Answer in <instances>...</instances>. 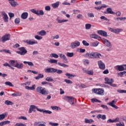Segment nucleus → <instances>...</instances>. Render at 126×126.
I'll return each mask as SVG.
<instances>
[{"mask_svg": "<svg viewBox=\"0 0 126 126\" xmlns=\"http://www.w3.org/2000/svg\"><path fill=\"white\" fill-rule=\"evenodd\" d=\"M19 120H24L25 121H27V118L25 116H21L18 118Z\"/></svg>", "mask_w": 126, "mask_h": 126, "instance_id": "052dcab7", "label": "nucleus"}, {"mask_svg": "<svg viewBox=\"0 0 126 126\" xmlns=\"http://www.w3.org/2000/svg\"><path fill=\"white\" fill-rule=\"evenodd\" d=\"M87 73L90 75H93V74H94V72H93V70H90L87 71Z\"/></svg>", "mask_w": 126, "mask_h": 126, "instance_id": "6e6d98bb", "label": "nucleus"}, {"mask_svg": "<svg viewBox=\"0 0 126 126\" xmlns=\"http://www.w3.org/2000/svg\"><path fill=\"white\" fill-rule=\"evenodd\" d=\"M10 64H11L12 66H14L16 67V63H15V60H11L10 62Z\"/></svg>", "mask_w": 126, "mask_h": 126, "instance_id": "a19ab883", "label": "nucleus"}, {"mask_svg": "<svg viewBox=\"0 0 126 126\" xmlns=\"http://www.w3.org/2000/svg\"><path fill=\"white\" fill-rule=\"evenodd\" d=\"M79 46H80V42L78 41H75L71 43L70 47L72 48V49H74L75 48H76V47H79Z\"/></svg>", "mask_w": 126, "mask_h": 126, "instance_id": "1a4fd4ad", "label": "nucleus"}, {"mask_svg": "<svg viewBox=\"0 0 126 126\" xmlns=\"http://www.w3.org/2000/svg\"><path fill=\"white\" fill-rule=\"evenodd\" d=\"M37 34L40 36H45L47 35V32L44 30H41V31L37 32Z\"/></svg>", "mask_w": 126, "mask_h": 126, "instance_id": "5701e85b", "label": "nucleus"}, {"mask_svg": "<svg viewBox=\"0 0 126 126\" xmlns=\"http://www.w3.org/2000/svg\"><path fill=\"white\" fill-rule=\"evenodd\" d=\"M97 33L101 36H103V37H108V33L105 31L99 30L97 31Z\"/></svg>", "mask_w": 126, "mask_h": 126, "instance_id": "9d476101", "label": "nucleus"}, {"mask_svg": "<svg viewBox=\"0 0 126 126\" xmlns=\"http://www.w3.org/2000/svg\"><path fill=\"white\" fill-rule=\"evenodd\" d=\"M15 24H19L20 23V19L19 18H17L15 19Z\"/></svg>", "mask_w": 126, "mask_h": 126, "instance_id": "09e8293b", "label": "nucleus"}, {"mask_svg": "<svg viewBox=\"0 0 126 126\" xmlns=\"http://www.w3.org/2000/svg\"><path fill=\"white\" fill-rule=\"evenodd\" d=\"M34 38H35V39H36V40H42V39H43V37L40 36H39V35H35V36H34Z\"/></svg>", "mask_w": 126, "mask_h": 126, "instance_id": "603ef678", "label": "nucleus"}, {"mask_svg": "<svg viewBox=\"0 0 126 126\" xmlns=\"http://www.w3.org/2000/svg\"><path fill=\"white\" fill-rule=\"evenodd\" d=\"M45 9L47 11H50V10H51V6H50L49 5L46 6L45 7Z\"/></svg>", "mask_w": 126, "mask_h": 126, "instance_id": "680f3d73", "label": "nucleus"}, {"mask_svg": "<svg viewBox=\"0 0 126 126\" xmlns=\"http://www.w3.org/2000/svg\"><path fill=\"white\" fill-rule=\"evenodd\" d=\"M5 105H7V106H12V105H13V104H14L13 102H12V101H10V100H5L4 102Z\"/></svg>", "mask_w": 126, "mask_h": 126, "instance_id": "2f4dec72", "label": "nucleus"}, {"mask_svg": "<svg viewBox=\"0 0 126 126\" xmlns=\"http://www.w3.org/2000/svg\"><path fill=\"white\" fill-rule=\"evenodd\" d=\"M26 43L28 45H34V44H38V42L37 41H32L31 40H27Z\"/></svg>", "mask_w": 126, "mask_h": 126, "instance_id": "412c9836", "label": "nucleus"}, {"mask_svg": "<svg viewBox=\"0 0 126 126\" xmlns=\"http://www.w3.org/2000/svg\"><path fill=\"white\" fill-rule=\"evenodd\" d=\"M85 28L87 30H89V29H91V24H86L85 25Z\"/></svg>", "mask_w": 126, "mask_h": 126, "instance_id": "49530a36", "label": "nucleus"}, {"mask_svg": "<svg viewBox=\"0 0 126 126\" xmlns=\"http://www.w3.org/2000/svg\"><path fill=\"white\" fill-rule=\"evenodd\" d=\"M62 59H63V62L64 63H68V61H67V58H66L65 55H63Z\"/></svg>", "mask_w": 126, "mask_h": 126, "instance_id": "473e14b6", "label": "nucleus"}, {"mask_svg": "<svg viewBox=\"0 0 126 126\" xmlns=\"http://www.w3.org/2000/svg\"><path fill=\"white\" fill-rule=\"evenodd\" d=\"M1 40L2 43H5L6 41H9L10 40V34L6 33L1 37Z\"/></svg>", "mask_w": 126, "mask_h": 126, "instance_id": "423d86ee", "label": "nucleus"}, {"mask_svg": "<svg viewBox=\"0 0 126 126\" xmlns=\"http://www.w3.org/2000/svg\"><path fill=\"white\" fill-rule=\"evenodd\" d=\"M9 3L12 7H15L16 5H18V3H17V2H15V0H14V1H9Z\"/></svg>", "mask_w": 126, "mask_h": 126, "instance_id": "a878e982", "label": "nucleus"}, {"mask_svg": "<svg viewBox=\"0 0 126 126\" xmlns=\"http://www.w3.org/2000/svg\"><path fill=\"white\" fill-rule=\"evenodd\" d=\"M51 108L52 110H56V111H59V110H61V108H59L58 106H51Z\"/></svg>", "mask_w": 126, "mask_h": 126, "instance_id": "a18cd8bd", "label": "nucleus"}, {"mask_svg": "<svg viewBox=\"0 0 126 126\" xmlns=\"http://www.w3.org/2000/svg\"><path fill=\"white\" fill-rule=\"evenodd\" d=\"M52 5L53 8H58L60 5V1H57L56 3H53Z\"/></svg>", "mask_w": 126, "mask_h": 126, "instance_id": "c85d7f7f", "label": "nucleus"}, {"mask_svg": "<svg viewBox=\"0 0 126 126\" xmlns=\"http://www.w3.org/2000/svg\"><path fill=\"white\" fill-rule=\"evenodd\" d=\"M109 30L115 34H120V32H123V30L122 29H114L112 28H109Z\"/></svg>", "mask_w": 126, "mask_h": 126, "instance_id": "39448f33", "label": "nucleus"}, {"mask_svg": "<svg viewBox=\"0 0 126 126\" xmlns=\"http://www.w3.org/2000/svg\"><path fill=\"white\" fill-rule=\"evenodd\" d=\"M82 44L84 45V46H89V43L86 41V40H83Z\"/></svg>", "mask_w": 126, "mask_h": 126, "instance_id": "5fc2aeb1", "label": "nucleus"}, {"mask_svg": "<svg viewBox=\"0 0 126 126\" xmlns=\"http://www.w3.org/2000/svg\"><path fill=\"white\" fill-rule=\"evenodd\" d=\"M38 15H44V11L43 10L38 11Z\"/></svg>", "mask_w": 126, "mask_h": 126, "instance_id": "69168bd1", "label": "nucleus"}, {"mask_svg": "<svg viewBox=\"0 0 126 126\" xmlns=\"http://www.w3.org/2000/svg\"><path fill=\"white\" fill-rule=\"evenodd\" d=\"M117 126H125V124L123 122L122 124L121 122H120V123H117L116 124Z\"/></svg>", "mask_w": 126, "mask_h": 126, "instance_id": "338daca9", "label": "nucleus"}, {"mask_svg": "<svg viewBox=\"0 0 126 126\" xmlns=\"http://www.w3.org/2000/svg\"><path fill=\"white\" fill-rule=\"evenodd\" d=\"M67 57H68L69 58H72V57H73V56H74V53H73V52H68L67 53V55H66Z\"/></svg>", "mask_w": 126, "mask_h": 126, "instance_id": "37998d69", "label": "nucleus"}, {"mask_svg": "<svg viewBox=\"0 0 126 126\" xmlns=\"http://www.w3.org/2000/svg\"><path fill=\"white\" fill-rule=\"evenodd\" d=\"M2 15H3V19L5 22H8V16H7V14L5 12H2Z\"/></svg>", "mask_w": 126, "mask_h": 126, "instance_id": "f3484780", "label": "nucleus"}, {"mask_svg": "<svg viewBox=\"0 0 126 126\" xmlns=\"http://www.w3.org/2000/svg\"><path fill=\"white\" fill-rule=\"evenodd\" d=\"M100 19H102L103 20H105V21H110V20L108 19V18H106V17L104 16H102L100 17Z\"/></svg>", "mask_w": 126, "mask_h": 126, "instance_id": "3c124183", "label": "nucleus"}, {"mask_svg": "<svg viewBox=\"0 0 126 126\" xmlns=\"http://www.w3.org/2000/svg\"><path fill=\"white\" fill-rule=\"evenodd\" d=\"M98 65L100 69H105L106 68V66H105V63L102 62V61H98Z\"/></svg>", "mask_w": 126, "mask_h": 126, "instance_id": "9b49d317", "label": "nucleus"}, {"mask_svg": "<svg viewBox=\"0 0 126 126\" xmlns=\"http://www.w3.org/2000/svg\"><path fill=\"white\" fill-rule=\"evenodd\" d=\"M101 40L102 43H103V44H104L106 47H108V48H112V44H111V42L109 40L102 38Z\"/></svg>", "mask_w": 126, "mask_h": 126, "instance_id": "0eeeda50", "label": "nucleus"}, {"mask_svg": "<svg viewBox=\"0 0 126 126\" xmlns=\"http://www.w3.org/2000/svg\"><path fill=\"white\" fill-rule=\"evenodd\" d=\"M101 108H103V109H105V110H107V111H109V108L107 105H105L104 104H102L101 105Z\"/></svg>", "mask_w": 126, "mask_h": 126, "instance_id": "8fccbe9b", "label": "nucleus"}, {"mask_svg": "<svg viewBox=\"0 0 126 126\" xmlns=\"http://www.w3.org/2000/svg\"><path fill=\"white\" fill-rule=\"evenodd\" d=\"M55 72H57L58 74H62V73H63V70H58L57 69H56V71H55Z\"/></svg>", "mask_w": 126, "mask_h": 126, "instance_id": "0e129e2a", "label": "nucleus"}, {"mask_svg": "<svg viewBox=\"0 0 126 126\" xmlns=\"http://www.w3.org/2000/svg\"><path fill=\"white\" fill-rule=\"evenodd\" d=\"M98 45H99L98 41H95V42H92L91 43V46L92 47H97V46H98Z\"/></svg>", "mask_w": 126, "mask_h": 126, "instance_id": "58836bf2", "label": "nucleus"}, {"mask_svg": "<svg viewBox=\"0 0 126 126\" xmlns=\"http://www.w3.org/2000/svg\"><path fill=\"white\" fill-rule=\"evenodd\" d=\"M15 126H26V125L23 123H16Z\"/></svg>", "mask_w": 126, "mask_h": 126, "instance_id": "864d4df0", "label": "nucleus"}, {"mask_svg": "<svg viewBox=\"0 0 126 126\" xmlns=\"http://www.w3.org/2000/svg\"><path fill=\"white\" fill-rule=\"evenodd\" d=\"M10 19H11L12 17H14V13L10 12L8 13Z\"/></svg>", "mask_w": 126, "mask_h": 126, "instance_id": "bf43d9fd", "label": "nucleus"}, {"mask_svg": "<svg viewBox=\"0 0 126 126\" xmlns=\"http://www.w3.org/2000/svg\"><path fill=\"white\" fill-rule=\"evenodd\" d=\"M64 82H66V83H67V84H72V81H71L70 80L66 79H64Z\"/></svg>", "mask_w": 126, "mask_h": 126, "instance_id": "de8ad7c7", "label": "nucleus"}, {"mask_svg": "<svg viewBox=\"0 0 126 126\" xmlns=\"http://www.w3.org/2000/svg\"><path fill=\"white\" fill-rule=\"evenodd\" d=\"M63 99L71 105H74V97L73 96H64Z\"/></svg>", "mask_w": 126, "mask_h": 126, "instance_id": "20e7f679", "label": "nucleus"}, {"mask_svg": "<svg viewBox=\"0 0 126 126\" xmlns=\"http://www.w3.org/2000/svg\"><path fill=\"white\" fill-rule=\"evenodd\" d=\"M65 75H66V76H67V77H68L69 79H71L72 77H75V76H76V75L68 73H66V74H65Z\"/></svg>", "mask_w": 126, "mask_h": 126, "instance_id": "bb28decb", "label": "nucleus"}, {"mask_svg": "<svg viewBox=\"0 0 126 126\" xmlns=\"http://www.w3.org/2000/svg\"><path fill=\"white\" fill-rule=\"evenodd\" d=\"M126 71H124L123 72H120L119 73V75H120V76H121V77H122L124 75L126 74Z\"/></svg>", "mask_w": 126, "mask_h": 126, "instance_id": "4d7b16f0", "label": "nucleus"}, {"mask_svg": "<svg viewBox=\"0 0 126 126\" xmlns=\"http://www.w3.org/2000/svg\"><path fill=\"white\" fill-rule=\"evenodd\" d=\"M45 80L46 81H48V82H51L52 81H54V79H53V77H47L46 79Z\"/></svg>", "mask_w": 126, "mask_h": 126, "instance_id": "ea45409f", "label": "nucleus"}, {"mask_svg": "<svg viewBox=\"0 0 126 126\" xmlns=\"http://www.w3.org/2000/svg\"><path fill=\"white\" fill-rule=\"evenodd\" d=\"M85 57L89 59H99L101 57V54L98 52L87 53Z\"/></svg>", "mask_w": 126, "mask_h": 126, "instance_id": "f257e3e1", "label": "nucleus"}, {"mask_svg": "<svg viewBox=\"0 0 126 126\" xmlns=\"http://www.w3.org/2000/svg\"><path fill=\"white\" fill-rule=\"evenodd\" d=\"M124 66H126V64L117 65V67H118V69L119 71H123V70H125V67H124Z\"/></svg>", "mask_w": 126, "mask_h": 126, "instance_id": "6ab92c4d", "label": "nucleus"}, {"mask_svg": "<svg viewBox=\"0 0 126 126\" xmlns=\"http://www.w3.org/2000/svg\"><path fill=\"white\" fill-rule=\"evenodd\" d=\"M21 17L22 19H26L27 17H28V12H24L22 14Z\"/></svg>", "mask_w": 126, "mask_h": 126, "instance_id": "b1692460", "label": "nucleus"}, {"mask_svg": "<svg viewBox=\"0 0 126 126\" xmlns=\"http://www.w3.org/2000/svg\"><path fill=\"white\" fill-rule=\"evenodd\" d=\"M18 50L20 51H17L16 53L19 55H21V56H25L28 52L24 47H20L18 48Z\"/></svg>", "mask_w": 126, "mask_h": 126, "instance_id": "7ed1b4c3", "label": "nucleus"}, {"mask_svg": "<svg viewBox=\"0 0 126 126\" xmlns=\"http://www.w3.org/2000/svg\"><path fill=\"white\" fill-rule=\"evenodd\" d=\"M77 18L78 19H83V16L81 14H78L77 16Z\"/></svg>", "mask_w": 126, "mask_h": 126, "instance_id": "e2e57ef3", "label": "nucleus"}, {"mask_svg": "<svg viewBox=\"0 0 126 126\" xmlns=\"http://www.w3.org/2000/svg\"><path fill=\"white\" fill-rule=\"evenodd\" d=\"M36 85H33L32 87H29L28 86H26L25 87L26 89L27 90H35V87Z\"/></svg>", "mask_w": 126, "mask_h": 126, "instance_id": "393cba45", "label": "nucleus"}, {"mask_svg": "<svg viewBox=\"0 0 126 126\" xmlns=\"http://www.w3.org/2000/svg\"><path fill=\"white\" fill-rule=\"evenodd\" d=\"M116 103H117V101L112 100L111 102H110L109 103H107V105L111 106V107H113V108H114L115 109H119V107L115 105Z\"/></svg>", "mask_w": 126, "mask_h": 126, "instance_id": "4468645a", "label": "nucleus"}, {"mask_svg": "<svg viewBox=\"0 0 126 126\" xmlns=\"http://www.w3.org/2000/svg\"><path fill=\"white\" fill-rule=\"evenodd\" d=\"M56 21H58V23H63V22H67V20H60L58 18L56 19Z\"/></svg>", "mask_w": 126, "mask_h": 126, "instance_id": "e433bc0d", "label": "nucleus"}, {"mask_svg": "<svg viewBox=\"0 0 126 126\" xmlns=\"http://www.w3.org/2000/svg\"><path fill=\"white\" fill-rule=\"evenodd\" d=\"M37 111H38V112H41L44 113H45V114H52V111L50 110H46L45 109H41L40 108H37Z\"/></svg>", "mask_w": 126, "mask_h": 126, "instance_id": "dca6fc26", "label": "nucleus"}, {"mask_svg": "<svg viewBox=\"0 0 126 126\" xmlns=\"http://www.w3.org/2000/svg\"><path fill=\"white\" fill-rule=\"evenodd\" d=\"M88 17H91L92 18H93V17H94V14H93V13H88Z\"/></svg>", "mask_w": 126, "mask_h": 126, "instance_id": "13d9d810", "label": "nucleus"}, {"mask_svg": "<svg viewBox=\"0 0 126 126\" xmlns=\"http://www.w3.org/2000/svg\"><path fill=\"white\" fill-rule=\"evenodd\" d=\"M16 67H17V68H19V69H22V68H23V63H20L19 64V63L17 62L16 63Z\"/></svg>", "mask_w": 126, "mask_h": 126, "instance_id": "4be33fe9", "label": "nucleus"}, {"mask_svg": "<svg viewBox=\"0 0 126 126\" xmlns=\"http://www.w3.org/2000/svg\"><path fill=\"white\" fill-rule=\"evenodd\" d=\"M48 63H55V64H57L58 63V60L51 59L50 60H48Z\"/></svg>", "mask_w": 126, "mask_h": 126, "instance_id": "cd10ccee", "label": "nucleus"}, {"mask_svg": "<svg viewBox=\"0 0 126 126\" xmlns=\"http://www.w3.org/2000/svg\"><path fill=\"white\" fill-rule=\"evenodd\" d=\"M5 85H7V86H10V87H13V85L12 83L10 82H5Z\"/></svg>", "mask_w": 126, "mask_h": 126, "instance_id": "c03bdc74", "label": "nucleus"}, {"mask_svg": "<svg viewBox=\"0 0 126 126\" xmlns=\"http://www.w3.org/2000/svg\"><path fill=\"white\" fill-rule=\"evenodd\" d=\"M31 11L32 12V13H34V14H36V15H39V10L36 11L35 9H32Z\"/></svg>", "mask_w": 126, "mask_h": 126, "instance_id": "79ce46f5", "label": "nucleus"}, {"mask_svg": "<svg viewBox=\"0 0 126 126\" xmlns=\"http://www.w3.org/2000/svg\"><path fill=\"white\" fill-rule=\"evenodd\" d=\"M91 101L92 103H101V101L98 100L97 98H92L91 99Z\"/></svg>", "mask_w": 126, "mask_h": 126, "instance_id": "72a5a7b5", "label": "nucleus"}, {"mask_svg": "<svg viewBox=\"0 0 126 126\" xmlns=\"http://www.w3.org/2000/svg\"><path fill=\"white\" fill-rule=\"evenodd\" d=\"M97 118L98 120H100V119H101V120H106V119H107V117H106V115H102V114L97 115Z\"/></svg>", "mask_w": 126, "mask_h": 126, "instance_id": "aec40b11", "label": "nucleus"}, {"mask_svg": "<svg viewBox=\"0 0 126 126\" xmlns=\"http://www.w3.org/2000/svg\"><path fill=\"white\" fill-rule=\"evenodd\" d=\"M51 126H59V123H49Z\"/></svg>", "mask_w": 126, "mask_h": 126, "instance_id": "774afa93", "label": "nucleus"}, {"mask_svg": "<svg viewBox=\"0 0 126 126\" xmlns=\"http://www.w3.org/2000/svg\"><path fill=\"white\" fill-rule=\"evenodd\" d=\"M51 58H55V59H58L59 58V55L56 53H52L50 55Z\"/></svg>", "mask_w": 126, "mask_h": 126, "instance_id": "f704fd0d", "label": "nucleus"}, {"mask_svg": "<svg viewBox=\"0 0 126 126\" xmlns=\"http://www.w3.org/2000/svg\"><path fill=\"white\" fill-rule=\"evenodd\" d=\"M90 38H92V39H102V37H101L100 36H99V35L95 34H92L90 35Z\"/></svg>", "mask_w": 126, "mask_h": 126, "instance_id": "a211bd4d", "label": "nucleus"}, {"mask_svg": "<svg viewBox=\"0 0 126 126\" xmlns=\"http://www.w3.org/2000/svg\"><path fill=\"white\" fill-rule=\"evenodd\" d=\"M59 65L60 66H63V67H68V65L65 64V63H61L59 62L58 63Z\"/></svg>", "mask_w": 126, "mask_h": 126, "instance_id": "4c0bfd02", "label": "nucleus"}, {"mask_svg": "<svg viewBox=\"0 0 126 126\" xmlns=\"http://www.w3.org/2000/svg\"><path fill=\"white\" fill-rule=\"evenodd\" d=\"M106 11L107 12V13H110V14H116V13L114 12L111 8H107Z\"/></svg>", "mask_w": 126, "mask_h": 126, "instance_id": "7c9ffc66", "label": "nucleus"}, {"mask_svg": "<svg viewBox=\"0 0 126 126\" xmlns=\"http://www.w3.org/2000/svg\"><path fill=\"white\" fill-rule=\"evenodd\" d=\"M24 63H25V64H26L27 63V64H28V65H30L31 66H34V64H33V63H32L31 62L24 61Z\"/></svg>", "mask_w": 126, "mask_h": 126, "instance_id": "c9c22d12", "label": "nucleus"}, {"mask_svg": "<svg viewBox=\"0 0 126 126\" xmlns=\"http://www.w3.org/2000/svg\"><path fill=\"white\" fill-rule=\"evenodd\" d=\"M7 116V115H6V113L0 114V121H2V120H4L5 119V117Z\"/></svg>", "mask_w": 126, "mask_h": 126, "instance_id": "c756f323", "label": "nucleus"}, {"mask_svg": "<svg viewBox=\"0 0 126 126\" xmlns=\"http://www.w3.org/2000/svg\"><path fill=\"white\" fill-rule=\"evenodd\" d=\"M35 109H36L37 110V109H38V108L35 105H31L30 107L29 113L31 114V113H32V112H36V110H35Z\"/></svg>", "mask_w": 126, "mask_h": 126, "instance_id": "f8f14e48", "label": "nucleus"}, {"mask_svg": "<svg viewBox=\"0 0 126 126\" xmlns=\"http://www.w3.org/2000/svg\"><path fill=\"white\" fill-rule=\"evenodd\" d=\"M57 69L55 68H48L45 69V72H48V73H52L53 72H56Z\"/></svg>", "mask_w": 126, "mask_h": 126, "instance_id": "ddd939ff", "label": "nucleus"}, {"mask_svg": "<svg viewBox=\"0 0 126 126\" xmlns=\"http://www.w3.org/2000/svg\"><path fill=\"white\" fill-rule=\"evenodd\" d=\"M36 91L37 93L41 94L42 95H48L49 92L47 91V89L45 88H43L42 86H38L36 89Z\"/></svg>", "mask_w": 126, "mask_h": 126, "instance_id": "f03ea898", "label": "nucleus"}, {"mask_svg": "<svg viewBox=\"0 0 126 126\" xmlns=\"http://www.w3.org/2000/svg\"><path fill=\"white\" fill-rule=\"evenodd\" d=\"M93 91L97 95H102L104 94V90L103 89H93Z\"/></svg>", "mask_w": 126, "mask_h": 126, "instance_id": "6e6552de", "label": "nucleus"}, {"mask_svg": "<svg viewBox=\"0 0 126 126\" xmlns=\"http://www.w3.org/2000/svg\"><path fill=\"white\" fill-rule=\"evenodd\" d=\"M105 84H108V85H109V84H111V83H113V82H114V79L111 78L110 80L109 78H105Z\"/></svg>", "mask_w": 126, "mask_h": 126, "instance_id": "2eb2a0df", "label": "nucleus"}]
</instances>
